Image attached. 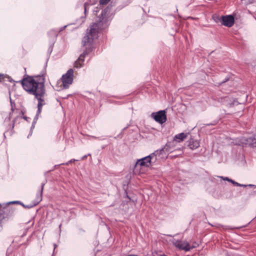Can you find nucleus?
Returning <instances> with one entry per match:
<instances>
[{
    "mask_svg": "<svg viewBox=\"0 0 256 256\" xmlns=\"http://www.w3.org/2000/svg\"><path fill=\"white\" fill-rule=\"evenodd\" d=\"M101 22L94 23L91 24L90 28L87 30L82 40V45L86 47V50L81 54L74 63V67L80 68L82 66L86 55L92 50L93 42L98 38V33Z\"/></svg>",
    "mask_w": 256,
    "mask_h": 256,
    "instance_id": "obj_1",
    "label": "nucleus"
},
{
    "mask_svg": "<svg viewBox=\"0 0 256 256\" xmlns=\"http://www.w3.org/2000/svg\"><path fill=\"white\" fill-rule=\"evenodd\" d=\"M44 78L42 76L36 78L28 76L24 78L22 81V84L24 88L29 94L33 95L37 92L40 86H42V89L44 88Z\"/></svg>",
    "mask_w": 256,
    "mask_h": 256,
    "instance_id": "obj_2",
    "label": "nucleus"
},
{
    "mask_svg": "<svg viewBox=\"0 0 256 256\" xmlns=\"http://www.w3.org/2000/svg\"><path fill=\"white\" fill-rule=\"evenodd\" d=\"M74 77V70L70 69L66 73L64 74L62 78L59 80L56 84V90L60 91L63 89L68 88L70 86L72 83Z\"/></svg>",
    "mask_w": 256,
    "mask_h": 256,
    "instance_id": "obj_3",
    "label": "nucleus"
},
{
    "mask_svg": "<svg viewBox=\"0 0 256 256\" xmlns=\"http://www.w3.org/2000/svg\"><path fill=\"white\" fill-rule=\"evenodd\" d=\"M166 146H166L164 148H162L160 150H156L150 156L138 160L136 164L135 168H138L141 166L148 167L150 165L151 159L154 156L160 155L162 154V152L168 150Z\"/></svg>",
    "mask_w": 256,
    "mask_h": 256,
    "instance_id": "obj_4",
    "label": "nucleus"
},
{
    "mask_svg": "<svg viewBox=\"0 0 256 256\" xmlns=\"http://www.w3.org/2000/svg\"><path fill=\"white\" fill-rule=\"evenodd\" d=\"M34 95L38 101V112L40 114L42 112V106L46 104L44 98L46 96V92L44 88L42 89V86H40L38 88L37 92Z\"/></svg>",
    "mask_w": 256,
    "mask_h": 256,
    "instance_id": "obj_5",
    "label": "nucleus"
},
{
    "mask_svg": "<svg viewBox=\"0 0 256 256\" xmlns=\"http://www.w3.org/2000/svg\"><path fill=\"white\" fill-rule=\"evenodd\" d=\"M152 117L156 122L161 124L164 123L167 120L165 110H160L157 112H153L152 114Z\"/></svg>",
    "mask_w": 256,
    "mask_h": 256,
    "instance_id": "obj_6",
    "label": "nucleus"
},
{
    "mask_svg": "<svg viewBox=\"0 0 256 256\" xmlns=\"http://www.w3.org/2000/svg\"><path fill=\"white\" fill-rule=\"evenodd\" d=\"M172 242L174 246L180 250L188 251L192 248L189 244L186 241L175 240Z\"/></svg>",
    "mask_w": 256,
    "mask_h": 256,
    "instance_id": "obj_7",
    "label": "nucleus"
},
{
    "mask_svg": "<svg viewBox=\"0 0 256 256\" xmlns=\"http://www.w3.org/2000/svg\"><path fill=\"white\" fill-rule=\"evenodd\" d=\"M222 24L228 27H232L234 22V17L232 15L222 16Z\"/></svg>",
    "mask_w": 256,
    "mask_h": 256,
    "instance_id": "obj_8",
    "label": "nucleus"
},
{
    "mask_svg": "<svg viewBox=\"0 0 256 256\" xmlns=\"http://www.w3.org/2000/svg\"><path fill=\"white\" fill-rule=\"evenodd\" d=\"M188 147L192 150H194L200 146V142L194 139H190L189 141Z\"/></svg>",
    "mask_w": 256,
    "mask_h": 256,
    "instance_id": "obj_9",
    "label": "nucleus"
},
{
    "mask_svg": "<svg viewBox=\"0 0 256 256\" xmlns=\"http://www.w3.org/2000/svg\"><path fill=\"white\" fill-rule=\"evenodd\" d=\"M186 137V134L184 132L178 134L174 136V140H178V142L184 140Z\"/></svg>",
    "mask_w": 256,
    "mask_h": 256,
    "instance_id": "obj_10",
    "label": "nucleus"
},
{
    "mask_svg": "<svg viewBox=\"0 0 256 256\" xmlns=\"http://www.w3.org/2000/svg\"><path fill=\"white\" fill-rule=\"evenodd\" d=\"M110 0H100V2L102 4H108Z\"/></svg>",
    "mask_w": 256,
    "mask_h": 256,
    "instance_id": "obj_11",
    "label": "nucleus"
},
{
    "mask_svg": "<svg viewBox=\"0 0 256 256\" xmlns=\"http://www.w3.org/2000/svg\"><path fill=\"white\" fill-rule=\"evenodd\" d=\"M3 218H4V216H3L2 210L1 208L0 207V221H1Z\"/></svg>",
    "mask_w": 256,
    "mask_h": 256,
    "instance_id": "obj_12",
    "label": "nucleus"
},
{
    "mask_svg": "<svg viewBox=\"0 0 256 256\" xmlns=\"http://www.w3.org/2000/svg\"><path fill=\"white\" fill-rule=\"evenodd\" d=\"M230 182H231L232 183V184H233L234 185H235V186H240V184H238V182H234V180H230Z\"/></svg>",
    "mask_w": 256,
    "mask_h": 256,
    "instance_id": "obj_13",
    "label": "nucleus"
},
{
    "mask_svg": "<svg viewBox=\"0 0 256 256\" xmlns=\"http://www.w3.org/2000/svg\"><path fill=\"white\" fill-rule=\"evenodd\" d=\"M4 79V75L0 74V82H2Z\"/></svg>",
    "mask_w": 256,
    "mask_h": 256,
    "instance_id": "obj_14",
    "label": "nucleus"
},
{
    "mask_svg": "<svg viewBox=\"0 0 256 256\" xmlns=\"http://www.w3.org/2000/svg\"><path fill=\"white\" fill-rule=\"evenodd\" d=\"M43 188H44V186H42V190H41V192H40V200H42V191H43Z\"/></svg>",
    "mask_w": 256,
    "mask_h": 256,
    "instance_id": "obj_15",
    "label": "nucleus"
},
{
    "mask_svg": "<svg viewBox=\"0 0 256 256\" xmlns=\"http://www.w3.org/2000/svg\"><path fill=\"white\" fill-rule=\"evenodd\" d=\"M222 178H223L224 180H227L228 182H230V180L231 179H230L228 178V177H226V178H223L222 177H221Z\"/></svg>",
    "mask_w": 256,
    "mask_h": 256,
    "instance_id": "obj_16",
    "label": "nucleus"
},
{
    "mask_svg": "<svg viewBox=\"0 0 256 256\" xmlns=\"http://www.w3.org/2000/svg\"><path fill=\"white\" fill-rule=\"evenodd\" d=\"M84 12H86V6H84Z\"/></svg>",
    "mask_w": 256,
    "mask_h": 256,
    "instance_id": "obj_17",
    "label": "nucleus"
},
{
    "mask_svg": "<svg viewBox=\"0 0 256 256\" xmlns=\"http://www.w3.org/2000/svg\"><path fill=\"white\" fill-rule=\"evenodd\" d=\"M242 1H244L245 0H242Z\"/></svg>",
    "mask_w": 256,
    "mask_h": 256,
    "instance_id": "obj_18",
    "label": "nucleus"
}]
</instances>
